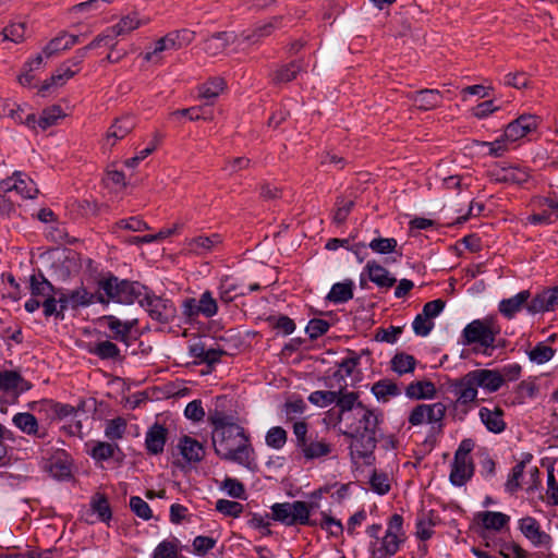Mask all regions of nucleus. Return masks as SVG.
<instances>
[{
	"label": "nucleus",
	"mask_w": 558,
	"mask_h": 558,
	"mask_svg": "<svg viewBox=\"0 0 558 558\" xmlns=\"http://www.w3.org/2000/svg\"><path fill=\"white\" fill-rule=\"evenodd\" d=\"M538 124V117L534 114H522L506 126L504 136L507 142H517L536 131Z\"/></svg>",
	"instance_id": "14"
},
{
	"label": "nucleus",
	"mask_w": 558,
	"mask_h": 558,
	"mask_svg": "<svg viewBox=\"0 0 558 558\" xmlns=\"http://www.w3.org/2000/svg\"><path fill=\"white\" fill-rule=\"evenodd\" d=\"M135 125V118L130 114L117 118L107 131L105 144L110 147L114 146L118 141L130 134Z\"/></svg>",
	"instance_id": "19"
},
{
	"label": "nucleus",
	"mask_w": 558,
	"mask_h": 558,
	"mask_svg": "<svg viewBox=\"0 0 558 558\" xmlns=\"http://www.w3.org/2000/svg\"><path fill=\"white\" fill-rule=\"evenodd\" d=\"M226 88V82L222 77H213L198 87L199 96L205 99L218 97Z\"/></svg>",
	"instance_id": "46"
},
{
	"label": "nucleus",
	"mask_w": 558,
	"mask_h": 558,
	"mask_svg": "<svg viewBox=\"0 0 558 558\" xmlns=\"http://www.w3.org/2000/svg\"><path fill=\"white\" fill-rule=\"evenodd\" d=\"M26 34V25L24 22H14L3 28L2 35L4 39L21 43L24 40Z\"/></svg>",
	"instance_id": "62"
},
{
	"label": "nucleus",
	"mask_w": 558,
	"mask_h": 558,
	"mask_svg": "<svg viewBox=\"0 0 558 558\" xmlns=\"http://www.w3.org/2000/svg\"><path fill=\"white\" fill-rule=\"evenodd\" d=\"M222 243V238L218 233L210 235H199L191 239L187 242V248L190 252L196 255H206L215 251Z\"/></svg>",
	"instance_id": "28"
},
{
	"label": "nucleus",
	"mask_w": 558,
	"mask_h": 558,
	"mask_svg": "<svg viewBox=\"0 0 558 558\" xmlns=\"http://www.w3.org/2000/svg\"><path fill=\"white\" fill-rule=\"evenodd\" d=\"M353 207L354 202L352 199L338 197L336 201V210L332 217L333 222L337 225H342L347 220Z\"/></svg>",
	"instance_id": "56"
},
{
	"label": "nucleus",
	"mask_w": 558,
	"mask_h": 558,
	"mask_svg": "<svg viewBox=\"0 0 558 558\" xmlns=\"http://www.w3.org/2000/svg\"><path fill=\"white\" fill-rule=\"evenodd\" d=\"M120 451V447L117 444L107 441H94L89 456L96 461H107L114 457L116 452Z\"/></svg>",
	"instance_id": "42"
},
{
	"label": "nucleus",
	"mask_w": 558,
	"mask_h": 558,
	"mask_svg": "<svg viewBox=\"0 0 558 558\" xmlns=\"http://www.w3.org/2000/svg\"><path fill=\"white\" fill-rule=\"evenodd\" d=\"M364 272H366L368 279L380 289H390L397 282V279L390 275L389 270L375 259L366 263Z\"/></svg>",
	"instance_id": "23"
},
{
	"label": "nucleus",
	"mask_w": 558,
	"mask_h": 558,
	"mask_svg": "<svg viewBox=\"0 0 558 558\" xmlns=\"http://www.w3.org/2000/svg\"><path fill=\"white\" fill-rule=\"evenodd\" d=\"M213 427L211 440L220 459L234 462L248 470L256 468V454L250 435L232 415L215 410L208 416Z\"/></svg>",
	"instance_id": "1"
},
{
	"label": "nucleus",
	"mask_w": 558,
	"mask_h": 558,
	"mask_svg": "<svg viewBox=\"0 0 558 558\" xmlns=\"http://www.w3.org/2000/svg\"><path fill=\"white\" fill-rule=\"evenodd\" d=\"M501 332V326L496 315H488L484 318L474 319L462 330L463 344H476L477 351L492 355L500 347L497 337Z\"/></svg>",
	"instance_id": "4"
},
{
	"label": "nucleus",
	"mask_w": 558,
	"mask_h": 558,
	"mask_svg": "<svg viewBox=\"0 0 558 558\" xmlns=\"http://www.w3.org/2000/svg\"><path fill=\"white\" fill-rule=\"evenodd\" d=\"M519 530L536 548L550 550L553 538L542 530L539 522L533 517H524L519 520Z\"/></svg>",
	"instance_id": "11"
},
{
	"label": "nucleus",
	"mask_w": 558,
	"mask_h": 558,
	"mask_svg": "<svg viewBox=\"0 0 558 558\" xmlns=\"http://www.w3.org/2000/svg\"><path fill=\"white\" fill-rule=\"evenodd\" d=\"M282 17L274 16L267 23L257 26L251 35L245 36V39L252 43H257L259 39L270 36L272 32L280 27Z\"/></svg>",
	"instance_id": "48"
},
{
	"label": "nucleus",
	"mask_w": 558,
	"mask_h": 558,
	"mask_svg": "<svg viewBox=\"0 0 558 558\" xmlns=\"http://www.w3.org/2000/svg\"><path fill=\"white\" fill-rule=\"evenodd\" d=\"M130 509L136 517L144 521H148L153 518V511L149 505L138 496H132L130 498Z\"/></svg>",
	"instance_id": "57"
},
{
	"label": "nucleus",
	"mask_w": 558,
	"mask_h": 558,
	"mask_svg": "<svg viewBox=\"0 0 558 558\" xmlns=\"http://www.w3.org/2000/svg\"><path fill=\"white\" fill-rule=\"evenodd\" d=\"M531 296L529 290L520 291L514 296L504 299L498 304V311L502 316L508 319H512L517 313H519L524 304H529L527 301Z\"/></svg>",
	"instance_id": "29"
},
{
	"label": "nucleus",
	"mask_w": 558,
	"mask_h": 558,
	"mask_svg": "<svg viewBox=\"0 0 558 558\" xmlns=\"http://www.w3.org/2000/svg\"><path fill=\"white\" fill-rule=\"evenodd\" d=\"M99 323L101 325H106L110 330L111 333L109 337L111 339L129 345L131 341V332L137 326L138 320L136 318L121 320L114 315H105L99 318Z\"/></svg>",
	"instance_id": "13"
},
{
	"label": "nucleus",
	"mask_w": 558,
	"mask_h": 558,
	"mask_svg": "<svg viewBox=\"0 0 558 558\" xmlns=\"http://www.w3.org/2000/svg\"><path fill=\"white\" fill-rule=\"evenodd\" d=\"M305 461L322 460L333 451V445L324 437L310 435V438L298 448Z\"/></svg>",
	"instance_id": "15"
},
{
	"label": "nucleus",
	"mask_w": 558,
	"mask_h": 558,
	"mask_svg": "<svg viewBox=\"0 0 558 558\" xmlns=\"http://www.w3.org/2000/svg\"><path fill=\"white\" fill-rule=\"evenodd\" d=\"M478 519L486 530L500 531L508 525L510 517L497 511H483L478 513Z\"/></svg>",
	"instance_id": "41"
},
{
	"label": "nucleus",
	"mask_w": 558,
	"mask_h": 558,
	"mask_svg": "<svg viewBox=\"0 0 558 558\" xmlns=\"http://www.w3.org/2000/svg\"><path fill=\"white\" fill-rule=\"evenodd\" d=\"M216 510L223 515L239 518L244 510V506L238 501L218 499L216 501Z\"/></svg>",
	"instance_id": "54"
},
{
	"label": "nucleus",
	"mask_w": 558,
	"mask_h": 558,
	"mask_svg": "<svg viewBox=\"0 0 558 558\" xmlns=\"http://www.w3.org/2000/svg\"><path fill=\"white\" fill-rule=\"evenodd\" d=\"M288 439L286 429L281 426H274L268 429L265 436L266 445L272 449L283 448Z\"/></svg>",
	"instance_id": "51"
},
{
	"label": "nucleus",
	"mask_w": 558,
	"mask_h": 558,
	"mask_svg": "<svg viewBox=\"0 0 558 558\" xmlns=\"http://www.w3.org/2000/svg\"><path fill=\"white\" fill-rule=\"evenodd\" d=\"M151 558H185L181 554L180 541L171 537L161 541L153 550Z\"/></svg>",
	"instance_id": "39"
},
{
	"label": "nucleus",
	"mask_w": 558,
	"mask_h": 558,
	"mask_svg": "<svg viewBox=\"0 0 558 558\" xmlns=\"http://www.w3.org/2000/svg\"><path fill=\"white\" fill-rule=\"evenodd\" d=\"M478 387L486 389L489 392H495L504 385V376L496 369H475L471 371Z\"/></svg>",
	"instance_id": "27"
},
{
	"label": "nucleus",
	"mask_w": 558,
	"mask_h": 558,
	"mask_svg": "<svg viewBox=\"0 0 558 558\" xmlns=\"http://www.w3.org/2000/svg\"><path fill=\"white\" fill-rule=\"evenodd\" d=\"M66 33L62 32L57 37L52 38L44 48L43 52L47 58L58 54L61 51L70 49L68 44Z\"/></svg>",
	"instance_id": "58"
},
{
	"label": "nucleus",
	"mask_w": 558,
	"mask_h": 558,
	"mask_svg": "<svg viewBox=\"0 0 558 558\" xmlns=\"http://www.w3.org/2000/svg\"><path fill=\"white\" fill-rule=\"evenodd\" d=\"M234 39V35L228 32H218L209 36L204 43L207 53L216 56L222 52Z\"/></svg>",
	"instance_id": "36"
},
{
	"label": "nucleus",
	"mask_w": 558,
	"mask_h": 558,
	"mask_svg": "<svg viewBox=\"0 0 558 558\" xmlns=\"http://www.w3.org/2000/svg\"><path fill=\"white\" fill-rule=\"evenodd\" d=\"M380 422V415L364 404H359L356 412L348 415L343 435L352 439V458L367 459L373 456L378 441Z\"/></svg>",
	"instance_id": "2"
},
{
	"label": "nucleus",
	"mask_w": 558,
	"mask_h": 558,
	"mask_svg": "<svg viewBox=\"0 0 558 558\" xmlns=\"http://www.w3.org/2000/svg\"><path fill=\"white\" fill-rule=\"evenodd\" d=\"M303 71H305V69L301 60L291 61L290 63L280 65L271 73V82L275 85L292 82Z\"/></svg>",
	"instance_id": "30"
},
{
	"label": "nucleus",
	"mask_w": 558,
	"mask_h": 558,
	"mask_svg": "<svg viewBox=\"0 0 558 558\" xmlns=\"http://www.w3.org/2000/svg\"><path fill=\"white\" fill-rule=\"evenodd\" d=\"M221 489L232 498L245 499V487L236 478L226 477L221 484Z\"/></svg>",
	"instance_id": "64"
},
{
	"label": "nucleus",
	"mask_w": 558,
	"mask_h": 558,
	"mask_svg": "<svg viewBox=\"0 0 558 558\" xmlns=\"http://www.w3.org/2000/svg\"><path fill=\"white\" fill-rule=\"evenodd\" d=\"M478 416L486 429L493 434H501L507 428L505 411L499 405L482 407Z\"/></svg>",
	"instance_id": "18"
},
{
	"label": "nucleus",
	"mask_w": 558,
	"mask_h": 558,
	"mask_svg": "<svg viewBox=\"0 0 558 558\" xmlns=\"http://www.w3.org/2000/svg\"><path fill=\"white\" fill-rule=\"evenodd\" d=\"M126 420L121 416L108 420L105 426L106 438H108L110 441L122 439L126 432Z\"/></svg>",
	"instance_id": "47"
},
{
	"label": "nucleus",
	"mask_w": 558,
	"mask_h": 558,
	"mask_svg": "<svg viewBox=\"0 0 558 558\" xmlns=\"http://www.w3.org/2000/svg\"><path fill=\"white\" fill-rule=\"evenodd\" d=\"M447 407L442 402L420 403L409 414L408 421L412 426L430 424L442 426Z\"/></svg>",
	"instance_id": "9"
},
{
	"label": "nucleus",
	"mask_w": 558,
	"mask_h": 558,
	"mask_svg": "<svg viewBox=\"0 0 558 558\" xmlns=\"http://www.w3.org/2000/svg\"><path fill=\"white\" fill-rule=\"evenodd\" d=\"M140 304L153 319L162 324L172 322L177 315V308L172 301L149 294L147 290L140 300Z\"/></svg>",
	"instance_id": "8"
},
{
	"label": "nucleus",
	"mask_w": 558,
	"mask_h": 558,
	"mask_svg": "<svg viewBox=\"0 0 558 558\" xmlns=\"http://www.w3.org/2000/svg\"><path fill=\"white\" fill-rule=\"evenodd\" d=\"M178 448L184 460L189 463H198L205 457L204 446L187 435L179 439Z\"/></svg>",
	"instance_id": "26"
},
{
	"label": "nucleus",
	"mask_w": 558,
	"mask_h": 558,
	"mask_svg": "<svg viewBox=\"0 0 558 558\" xmlns=\"http://www.w3.org/2000/svg\"><path fill=\"white\" fill-rule=\"evenodd\" d=\"M247 292L244 290L239 291V286L229 277H225L219 286V299L223 303H231L238 296H244Z\"/></svg>",
	"instance_id": "44"
},
{
	"label": "nucleus",
	"mask_w": 558,
	"mask_h": 558,
	"mask_svg": "<svg viewBox=\"0 0 558 558\" xmlns=\"http://www.w3.org/2000/svg\"><path fill=\"white\" fill-rule=\"evenodd\" d=\"M369 485L372 490L378 495H386L390 490V480L384 472L374 471L369 478Z\"/></svg>",
	"instance_id": "59"
},
{
	"label": "nucleus",
	"mask_w": 558,
	"mask_h": 558,
	"mask_svg": "<svg viewBox=\"0 0 558 558\" xmlns=\"http://www.w3.org/2000/svg\"><path fill=\"white\" fill-rule=\"evenodd\" d=\"M0 189L4 193L15 192L23 198H35L38 194L35 182L22 172H14L12 177L2 180Z\"/></svg>",
	"instance_id": "12"
},
{
	"label": "nucleus",
	"mask_w": 558,
	"mask_h": 558,
	"mask_svg": "<svg viewBox=\"0 0 558 558\" xmlns=\"http://www.w3.org/2000/svg\"><path fill=\"white\" fill-rule=\"evenodd\" d=\"M13 424L23 433L37 438H46L47 430L40 427L37 418L29 412L16 413L12 418Z\"/></svg>",
	"instance_id": "25"
},
{
	"label": "nucleus",
	"mask_w": 558,
	"mask_h": 558,
	"mask_svg": "<svg viewBox=\"0 0 558 558\" xmlns=\"http://www.w3.org/2000/svg\"><path fill=\"white\" fill-rule=\"evenodd\" d=\"M405 395L413 400L433 399L436 395V387L430 380L412 381L407 386Z\"/></svg>",
	"instance_id": "35"
},
{
	"label": "nucleus",
	"mask_w": 558,
	"mask_h": 558,
	"mask_svg": "<svg viewBox=\"0 0 558 558\" xmlns=\"http://www.w3.org/2000/svg\"><path fill=\"white\" fill-rule=\"evenodd\" d=\"M335 403L339 408V420L344 422L348 420V415L356 412L359 404H363L359 401V395L356 392L351 391L343 393L342 390L337 391V400Z\"/></svg>",
	"instance_id": "32"
},
{
	"label": "nucleus",
	"mask_w": 558,
	"mask_h": 558,
	"mask_svg": "<svg viewBox=\"0 0 558 558\" xmlns=\"http://www.w3.org/2000/svg\"><path fill=\"white\" fill-rule=\"evenodd\" d=\"M32 388V384L25 380L17 371L0 372V389L9 391L20 389L21 392Z\"/></svg>",
	"instance_id": "33"
},
{
	"label": "nucleus",
	"mask_w": 558,
	"mask_h": 558,
	"mask_svg": "<svg viewBox=\"0 0 558 558\" xmlns=\"http://www.w3.org/2000/svg\"><path fill=\"white\" fill-rule=\"evenodd\" d=\"M78 70H72L70 66L62 65L57 72L40 87V92H46L52 86H62L66 81L72 78Z\"/></svg>",
	"instance_id": "49"
},
{
	"label": "nucleus",
	"mask_w": 558,
	"mask_h": 558,
	"mask_svg": "<svg viewBox=\"0 0 558 558\" xmlns=\"http://www.w3.org/2000/svg\"><path fill=\"white\" fill-rule=\"evenodd\" d=\"M558 307V286L536 294L527 304L532 314L554 311Z\"/></svg>",
	"instance_id": "21"
},
{
	"label": "nucleus",
	"mask_w": 558,
	"mask_h": 558,
	"mask_svg": "<svg viewBox=\"0 0 558 558\" xmlns=\"http://www.w3.org/2000/svg\"><path fill=\"white\" fill-rule=\"evenodd\" d=\"M201 315L211 318L218 313V303L209 290L204 291L197 300Z\"/></svg>",
	"instance_id": "50"
},
{
	"label": "nucleus",
	"mask_w": 558,
	"mask_h": 558,
	"mask_svg": "<svg viewBox=\"0 0 558 558\" xmlns=\"http://www.w3.org/2000/svg\"><path fill=\"white\" fill-rule=\"evenodd\" d=\"M192 40V33L189 31L170 32L166 36L155 41L151 48H147L143 58L147 62L159 61V54L167 50H178Z\"/></svg>",
	"instance_id": "7"
},
{
	"label": "nucleus",
	"mask_w": 558,
	"mask_h": 558,
	"mask_svg": "<svg viewBox=\"0 0 558 558\" xmlns=\"http://www.w3.org/2000/svg\"><path fill=\"white\" fill-rule=\"evenodd\" d=\"M391 369L399 375L412 373L415 369L416 360L407 353H397L390 361Z\"/></svg>",
	"instance_id": "45"
},
{
	"label": "nucleus",
	"mask_w": 558,
	"mask_h": 558,
	"mask_svg": "<svg viewBox=\"0 0 558 558\" xmlns=\"http://www.w3.org/2000/svg\"><path fill=\"white\" fill-rule=\"evenodd\" d=\"M371 391L378 401L383 402H387L391 398L398 397L401 393L398 385L387 378L380 379L373 384Z\"/></svg>",
	"instance_id": "38"
},
{
	"label": "nucleus",
	"mask_w": 558,
	"mask_h": 558,
	"mask_svg": "<svg viewBox=\"0 0 558 558\" xmlns=\"http://www.w3.org/2000/svg\"><path fill=\"white\" fill-rule=\"evenodd\" d=\"M473 474V460L453 458L449 475V480L452 485L458 487L465 485L472 478Z\"/></svg>",
	"instance_id": "24"
},
{
	"label": "nucleus",
	"mask_w": 558,
	"mask_h": 558,
	"mask_svg": "<svg viewBox=\"0 0 558 558\" xmlns=\"http://www.w3.org/2000/svg\"><path fill=\"white\" fill-rule=\"evenodd\" d=\"M45 469L57 480H68L72 475L70 457L64 451L56 452L46 462Z\"/></svg>",
	"instance_id": "22"
},
{
	"label": "nucleus",
	"mask_w": 558,
	"mask_h": 558,
	"mask_svg": "<svg viewBox=\"0 0 558 558\" xmlns=\"http://www.w3.org/2000/svg\"><path fill=\"white\" fill-rule=\"evenodd\" d=\"M320 515L322 520L317 522L316 526L327 531L333 537H338L343 533L344 527L340 520L331 517L327 512H322Z\"/></svg>",
	"instance_id": "53"
},
{
	"label": "nucleus",
	"mask_w": 558,
	"mask_h": 558,
	"mask_svg": "<svg viewBox=\"0 0 558 558\" xmlns=\"http://www.w3.org/2000/svg\"><path fill=\"white\" fill-rule=\"evenodd\" d=\"M529 179L530 173L525 168L509 167L504 169L502 178L500 180L512 184H523L527 182Z\"/></svg>",
	"instance_id": "55"
},
{
	"label": "nucleus",
	"mask_w": 558,
	"mask_h": 558,
	"mask_svg": "<svg viewBox=\"0 0 558 558\" xmlns=\"http://www.w3.org/2000/svg\"><path fill=\"white\" fill-rule=\"evenodd\" d=\"M354 282L347 279L332 284L326 300L333 304H343L353 298Z\"/></svg>",
	"instance_id": "34"
},
{
	"label": "nucleus",
	"mask_w": 558,
	"mask_h": 558,
	"mask_svg": "<svg viewBox=\"0 0 558 558\" xmlns=\"http://www.w3.org/2000/svg\"><path fill=\"white\" fill-rule=\"evenodd\" d=\"M405 539L403 517L399 513H393L388 520L385 535L378 542L371 543L368 550L395 556Z\"/></svg>",
	"instance_id": "6"
},
{
	"label": "nucleus",
	"mask_w": 558,
	"mask_h": 558,
	"mask_svg": "<svg viewBox=\"0 0 558 558\" xmlns=\"http://www.w3.org/2000/svg\"><path fill=\"white\" fill-rule=\"evenodd\" d=\"M62 117V110L59 106H52L48 109H45L40 117L38 118V126L41 130H47L48 128L54 125Z\"/></svg>",
	"instance_id": "63"
},
{
	"label": "nucleus",
	"mask_w": 558,
	"mask_h": 558,
	"mask_svg": "<svg viewBox=\"0 0 558 558\" xmlns=\"http://www.w3.org/2000/svg\"><path fill=\"white\" fill-rule=\"evenodd\" d=\"M88 351L100 360H118L121 355L118 345L110 340L99 341Z\"/></svg>",
	"instance_id": "43"
},
{
	"label": "nucleus",
	"mask_w": 558,
	"mask_h": 558,
	"mask_svg": "<svg viewBox=\"0 0 558 558\" xmlns=\"http://www.w3.org/2000/svg\"><path fill=\"white\" fill-rule=\"evenodd\" d=\"M271 519L287 526H316L317 520L308 518L306 501L277 502L271 506Z\"/></svg>",
	"instance_id": "5"
},
{
	"label": "nucleus",
	"mask_w": 558,
	"mask_h": 558,
	"mask_svg": "<svg viewBox=\"0 0 558 558\" xmlns=\"http://www.w3.org/2000/svg\"><path fill=\"white\" fill-rule=\"evenodd\" d=\"M451 387L457 396V404L466 407L476 401L478 386L471 372L457 379Z\"/></svg>",
	"instance_id": "17"
},
{
	"label": "nucleus",
	"mask_w": 558,
	"mask_h": 558,
	"mask_svg": "<svg viewBox=\"0 0 558 558\" xmlns=\"http://www.w3.org/2000/svg\"><path fill=\"white\" fill-rule=\"evenodd\" d=\"M56 287L41 274H34L29 277L31 298L25 302V310L28 313L36 312L41 304V300L50 296Z\"/></svg>",
	"instance_id": "10"
},
{
	"label": "nucleus",
	"mask_w": 558,
	"mask_h": 558,
	"mask_svg": "<svg viewBox=\"0 0 558 558\" xmlns=\"http://www.w3.org/2000/svg\"><path fill=\"white\" fill-rule=\"evenodd\" d=\"M337 400V391L316 390L308 396V401L319 408H326Z\"/></svg>",
	"instance_id": "61"
},
{
	"label": "nucleus",
	"mask_w": 558,
	"mask_h": 558,
	"mask_svg": "<svg viewBox=\"0 0 558 558\" xmlns=\"http://www.w3.org/2000/svg\"><path fill=\"white\" fill-rule=\"evenodd\" d=\"M146 23H148V20L141 21L136 13L130 14L122 17L116 25L107 28L104 33L99 34V36L102 37L105 46L112 47L118 36L130 33Z\"/></svg>",
	"instance_id": "16"
},
{
	"label": "nucleus",
	"mask_w": 558,
	"mask_h": 558,
	"mask_svg": "<svg viewBox=\"0 0 558 558\" xmlns=\"http://www.w3.org/2000/svg\"><path fill=\"white\" fill-rule=\"evenodd\" d=\"M68 293L69 301L71 302V310L87 307L96 302L98 303V291L96 293H92L84 286L68 291Z\"/></svg>",
	"instance_id": "37"
},
{
	"label": "nucleus",
	"mask_w": 558,
	"mask_h": 558,
	"mask_svg": "<svg viewBox=\"0 0 558 558\" xmlns=\"http://www.w3.org/2000/svg\"><path fill=\"white\" fill-rule=\"evenodd\" d=\"M98 303L108 305L110 302L120 304H133L142 299L147 288L137 281L120 279L114 275H108L97 282Z\"/></svg>",
	"instance_id": "3"
},
{
	"label": "nucleus",
	"mask_w": 558,
	"mask_h": 558,
	"mask_svg": "<svg viewBox=\"0 0 558 558\" xmlns=\"http://www.w3.org/2000/svg\"><path fill=\"white\" fill-rule=\"evenodd\" d=\"M168 438V429L159 424H153L145 435V449L148 454L158 456L163 452Z\"/></svg>",
	"instance_id": "20"
},
{
	"label": "nucleus",
	"mask_w": 558,
	"mask_h": 558,
	"mask_svg": "<svg viewBox=\"0 0 558 558\" xmlns=\"http://www.w3.org/2000/svg\"><path fill=\"white\" fill-rule=\"evenodd\" d=\"M90 510L96 514L97 520L104 523H109L112 518V510L106 495L97 493L89 502Z\"/></svg>",
	"instance_id": "40"
},
{
	"label": "nucleus",
	"mask_w": 558,
	"mask_h": 558,
	"mask_svg": "<svg viewBox=\"0 0 558 558\" xmlns=\"http://www.w3.org/2000/svg\"><path fill=\"white\" fill-rule=\"evenodd\" d=\"M555 349L545 344L544 342L537 343L532 350L527 352L530 361L536 364H544L553 359Z\"/></svg>",
	"instance_id": "52"
},
{
	"label": "nucleus",
	"mask_w": 558,
	"mask_h": 558,
	"mask_svg": "<svg viewBox=\"0 0 558 558\" xmlns=\"http://www.w3.org/2000/svg\"><path fill=\"white\" fill-rule=\"evenodd\" d=\"M398 245V242L395 238H375L373 239L368 247L377 254H389L392 253Z\"/></svg>",
	"instance_id": "60"
},
{
	"label": "nucleus",
	"mask_w": 558,
	"mask_h": 558,
	"mask_svg": "<svg viewBox=\"0 0 558 558\" xmlns=\"http://www.w3.org/2000/svg\"><path fill=\"white\" fill-rule=\"evenodd\" d=\"M411 100L418 109L427 111L439 107L442 96L437 89H422L413 93Z\"/></svg>",
	"instance_id": "31"
}]
</instances>
